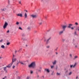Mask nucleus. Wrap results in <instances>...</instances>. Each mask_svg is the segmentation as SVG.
I'll use <instances>...</instances> for the list:
<instances>
[{
	"label": "nucleus",
	"mask_w": 79,
	"mask_h": 79,
	"mask_svg": "<svg viewBox=\"0 0 79 79\" xmlns=\"http://www.w3.org/2000/svg\"><path fill=\"white\" fill-rule=\"evenodd\" d=\"M68 70H67L66 72H68Z\"/></svg>",
	"instance_id": "59"
},
{
	"label": "nucleus",
	"mask_w": 79,
	"mask_h": 79,
	"mask_svg": "<svg viewBox=\"0 0 79 79\" xmlns=\"http://www.w3.org/2000/svg\"><path fill=\"white\" fill-rule=\"evenodd\" d=\"M24 11H26V12H27V11L26 10H24Z\"/></svg>",
	"instance_id": "53"
},
{
	"label": "nucleus",
	"mask_w": 79,
	"mask_h": 79,
	"mask_svg": "<svg viewBox=\"0 0 79 79\" xmlns=\"http://www.w3.org/2000/svg\"><path fill=\"white\" fill-rule=\"evenodd\" d=\"M64 31L63 30V31H60L59 32V35H61V34H63V32H64Z\"/></svg>",
	"instance_id": "8"
},
{
	"label": "nucleus",
	"mask_w": 79,
	"mask_h": 79,
	"mask_svg": "<svg viewBox=\"0 0 79 79\" xmlns=\"http://www.w3.org/2000/svg\"><path fill=\"white\" fill-rule=\"evenodd\" d=\"M16 73H18V71H16Z\"/></svg>",
	"instance_id": "54"
},
{
	"label": "nucleus",
	"mask_w": 79,
	"mask_h": 79,
	"mask_svg": "<svg viewBox=\"0 0 79 79\" xmlns=\"http://www.w3.org/2000/svg\"><path fill=\"white\" fill-rule=\"evenodd\" d=\"M17 53V51H15V53Z\"/></svg>",
	"instance_id": "40"
},
{
	"label": "nucleus",
	"mask_w": 79,
	"mask_h": 79,
	"mask_svg": "<svg viewBox=\"0 0 79 79\" xmlns=\"http://www.w3.org/2000/svg\"><path fill=\"white\" fill-rule=\"evenodd\" d=\"M77 78H78V77H76V79H77Z\"/></svg>",
	"instance_id": "57"
},
{
	"label": "nucleus",
	"mask_w": 79,
	"mask_h": 79,
	"mask_svg": "<svg viewBox=\"0 0 79 79\" xmlns=\"http://www.w3.org/2000/svg\"><path fill=\"white\" fill-rule=\"evenodd\" d=\"M40 69H42V68L40 67Z\"/></svg>",
	"instance_id": "60"
},
{
	"label": "nucleus",
	"mask_w": 79,
	"mask_h": 79,
	"mask_svg": "<svg viewBox=\"0 0 79 79\" xmlns=\"http://www.w3.org/2000/svg\"><path fill=\"white\" fill-rule=\"evenodd\" d=\"M19 50H20L18 51V52H19Z\"/></svg>",
	"instance_id": "63"
},
{
	"label": "nucleus",
	"mask_w": 79,
	"mask_h": 79,
	"mask_svg": "<svg viewBox=\"0 0 79 79\" xmlns=\"http://www.w3.org/2000/svg\"><path fill=\"white\" fill-rule=\"evenodd\" d=\"M75 47L76 48L77 47V45H75Z\"/></svg>",
	"instance_id": "50"
},
{
	"label": "nucleus",
	"mask_w": 79,
	"mask_h": 79,
	"mask_svg": "<svg viewBox=\"0 0 79 79\" xmlns=\"http://www.w3.org/2000/svg\"><path fill=\"white\" fill-rule=\"evenodd\" d=\"M6 77V76H5V77H4V78H2V79H5V78Z\"/></svg>",
	"instance_id": "44"
},
{
	"label": "nucleus",
	"mask_w": 79,
	"mask_h": 79,
	"mask_svg": "<svg viewBox=\"0 0 79 79\" xmlns=\"http://www.w3.org/2000/svg\"><path fill=\"white\" fill-rule=\"evenodd\" d=\"M41 78L42 79H44V76H42V77H41Z\"/></svg>",
	"instance_id": "30"
},
{
	"label": "nucleus",
	"mask_w": 79,
	"mask_h": 79,
	"mask_svg": "<svg viewBox=\"0 0 79 79\" xmlns=\"http://www.w3.org/2000/svg\"><path fill=\"white\" fill-rule=\"evenodd\" d=\"M4 71H6V67H4Z\"/></svg>",
	"instance_id": "21"
},
{
	"label": "nucleus",
	"mask_w": 79,
	"mask_h": 79,
	"mask_svg": "<svg viewBox=\"0 0 79 79\" xmlns=\"http://www.w3.org/2000/svg\"><path fill=\"white\" fill-rule=\"evenodd\" d=\"M15 68V66L14 65L13 67V69H14V68Z\"/></svg>",
	"instance_id": "36"
},
{
	"label": "nucleus",
	"mask_w": 79,
	"mask_h": 79,
	"mask_svg": "<svg viewBox=\"0 0 79 79\" xmlns=\"http://www.w3.org/2000/svg\"><path fill=\"white\" fill-rule=\"evenodd\" d=\"M19 64V63H17L16 64V65L17 66H18V64Z\"/></svg>",
	"instance_id": "41"
},
{
	"label": "nucleus",
	"mask_w": 79,
	"mask_h": 79,
	"mask_svg": "<svg viewBox=\"0 0 79 79\" xmlns=\"http://www.w3.org/2000/svg\"><path fill=\"white\" fill-rule=\"evenodd\" d=\"M22 50V48H21L19 49V50Z\"/></svg>",
	"instance_id": "55"
},
{
	"label": "nucleus",
	"mask_w": 79,
	"mask_h": 79,
	"mask_svg": "<svg viewBox=\"0 0 79 79\" xmlns=\"http://www.w3.org/2000/svg\"><path fill=\"white\" fill-rule=\"evenodd\" d=\"M73 26V24H69V26H68V28H71V26Z\"/></svg>",
	"instance_id": "9"
},
{
	"label": "nucleus",
	"mask_w": 79,
	"mask_h": 79,
	"mask_svg": "<svg viewBox=\"0 0 79 79\" xmlns=\"http://www.w3.org/2000/svg\"><path fill=\"white\" fill-rule=\"evenodd\" d=\"M27 14L25 13L24 15V18H27Z\"/></svg>",
	"instance_id": "10"
},
{
	"label": "nucleus",
	"mask_w": 79,
	"mask_h": 79,
	"mask_svg": "<svg viewBox=\"0 0 79 79\" xmlns=\"http://www.w3.org/2000/svg\"><path fill=\"white\" fill-rule=\"evenodd\" d=\"M34 32V33H36V32H37V31H35Z\"/></svg>",
	"instance_id": "42"
},
{
	"label": "nucleus",
	"mask_w": 79,
	"mask_h": 79,
	"mask_svg": "<svg viewBox=\"0 0 79 79\" xmlns=\"http://www.w3.org/2000/svg\"><path fill=\"white\" fill-rule=\"evenodd\" d=\"M2 58V57H0V58Z\"/></svg>",
	"instance_id": "64"
},
{
	"label": "nucleus",
	"mask_w": 79,
	"mask_h": 79,
	"mask_svg": "<svg viewBox=\"0 0 79 79\" xmlns=\"http://www.w3.org/2000/svg\"><path fill=\"white\" fill-rule=\"evenodd\" d=\"M57 68H58V67H56V69H57Z\"/></svg>",
	"instance_id": "58"
},
{
	"label": "nucleus",
	"mask_w": 79,
	"mask_h": 79,
	"mask_svg": "<svg viewBox=\"0 0 79 79\" xmlns=\"http://www.w3.org/2000/svg\"><path fill=\"white\" fill-rule=\"evenodd\" d=\"M6 73H7V71L6 70H5Z\"/></svg>",
	"instance_id": "47"
},
{
	"label": "nucleus",
	"mask_w": 79,
	"mask_h": 79,
	"mask_svg": "<svg viewBox=\"0 0 79 79\" xmlns=\"http://www.w3.org/2000/svg\"><path fill=\"white\" fill-rule=\"evenodd\" d=\"M19 29H20V30H23V29L22 28H21V27H19Z\"/></svg>",
	"instance_id": "24"
},
{
	"label": "nucleus",
	"mask_w": 79,
	"mask_h": 79,
	"mask_svg": "<svg viewBox=\"0 0 79 79\" xmlns=\"http://www.w3.org/2000/svg\"><path fill=\"white\" fill-rule=\"evenodd\" d=\"M31 17H32V18H37V15H31Z\"/></svg>",
	"instance_id": "6"
},
{
	"label": "nucleus",
	"mask_w": 79,
	"mask_h": 79,
	"mask_svg": "<svg viewBox=\"0 0 79 79\" xmlns=\"http://www.w3.org/2000/svg\"><path fill=\"white\" fill-rule=\"evenodd\" d=\"M28 67H29V68H30V65H28Z\"/></svg>",
	"instance_id": "52"
},
{
	"label": "nucleus",
	"mask_w": 79,
	"mask_h": 79,
	"mask_svg": "<svg viewBox=\"0 0 79 79\" xmlns=\"http://www.w3.org/2000/svg\"><path fill=\"white\" fill-rule=\"evenodd\" d=\"M19 3H20V4H21V2L20 1H19Z\"/></svg>",
	"instance_id": "43"
},
{
	"label": "nucleus",
	"mask_w": 79,
	"mask_h": 79,
	"mask_svg": "<svg viewBox=\"0 0 79 79\" xmlns=\"http://www.w3.org/2000/svg\"><path fill=\"white\" fill-rule=\"evenodd\" d=\"M35 67V62H33L30 64V68H34Z\"/></svg>",
	"instance_id": "1"
},
{
	"label": "nucleus",
	"mask_w": 79,
	"mask_h": 79,
	"mask_svg": "<svg viewBox=\"0 0 79 79\" xmlns=\"http://www.w3.org/2000/svg\"><path fill=\"white\" fill-rule=\"evenodd\" d=\"M2 11H4V9H2Z\"/></svg>",
	"instance_id": "51"
},
{
	"label": "nucleus",
	"mask_w": 79,
	"mask_h": 79,
	"mask_svg": "<svg viewBox=\"0 0 79 79\" xmlns=\"http://www.w3.org/2000/svg\"><path fill=\"white\" fill-rule=\"evenodd\" d=\"M72 74V72H71L69 74V76H70V75H71Z\"/></svg>",
	"instance_id": "22"
},
{
	"label": "nucleus",
	"mask_w": 79,
	"mask_h": 79,
	"mask_svg": "<svg viewBox=\"0 0 79 79\" xmlns=\"http://www.w3.org/2000/svg\"><path fill=\"white\" fill-rule=\"evenodd\" d=\"M56 60H55L54 61L52 62V64H56Z\"/></svg>",
	"instance_id": "12"
},
{
	"label": "nucleus",
	"mask_w": 79,
	"mask_h": 79,
	"mask_svg": "<svg viewBox=\"0 0 79 79\" xmlns=\"http://www.w3.org/2000/svg\"><path fill=\"white\" fill-rule=\"evenodd\" d=\"M17 15L18 16H20V17H22V16H23V15H22V14H17Z\"/></svg>",
	"instance_id": "11"
},
{
	"label": "nucleus",
	"mask_w": 79,
	"mask_h": 79,
	"mask_svg": "<svg viewBox=\"0 0 79 79\" xmlns=\"http://www.w3.org/2000/svg\"><path fill=\"white\" fill-rule=\"evenodd\" d=\"M64 40H65L64 39L62 40V41H64Z\"/></svg>",
	"instance_id": "48"
},
{
	"label": "nucleus",
	"mask_w": 79,
	"mask_h": 79,
	"mask_svg": "<svg viewBox=\"0 0 79 79\" xmlns=\"http://www.w3.org/2000/svg\"><path fill=\"white\" fill-rule=\"evenodd\" d=\"M14 57V55L13 54V57L12 58V62L11 63V64H9L8 65L6 66V67H7V68H10V67H11V65H12L13 64V63H14V61L13 60V57Z\"/></svg>",
	"instance_id": "2"
},
{
	"label": "nucleus",
	"mask_w": 79,
	"mask_h": 79,
	"mask_svg": "<svg viewBox=\"0 0 79 79\" xmlns=\"http://www.w3.org/2000/svg\"><path fill=\"white\" fill-rule=\"evenodd\" d=\"M50 39H51V37L49 38V39H48L47 40V43H48V41L49 40H50Z\"/></svg>",
	"instance_id": "18"
},
{
	"label": "nucleus",
	"mask_w": 79,
	"mask_h": 79,
	"mask_svg": "<svg viewBox=\"0 0 79 79\" xmlns=\"http://www.w3.org/2000/svg\"><path fill=\"white\" fill-rule=\"evenodd\" d=\"M56 74L57 75H58V76H60V73H57Z\"/></svg>",
	"instance_id": "25"
},
{
	"label": "nucleus",
	"mask_w": 79,
	"mask_h": 79,
	"mask_svg": "<svg viewBox=\"0 0 79 79\" xmlns=\"http://www.w3.org/2000/svg\"><path fill=\"white\" fill-rule=\"evenodd\" d=\"M76 66V63H75V64L73 65H71L70 66V68H75V66Z\"/></svg>",
	"instance_id": "5"
},
{
	"label": "nucleus",
	"mask_w": 79,
	"mask_h": 79,
	"mask_svg": "<svg viewBox=\"0 0 79 79\" xmlns=\"http://www.w3.org/2000/svg\"><path fill=\"white\" fill-rule=\"evenodd\" d=\"M46 41V40H44V41Z\"/></svg>",
	"instance_id": "61"
},
{
	"label": "nucleus",
	"mask_w": 79,
	"mask_h": 79,
	"mask_svg": "<svg viewBox=\"0 0 79 79\" xmlns=\"http://www.w3.org/2000/svg\"><path fill=\"white\" fill-rule=\"evenodd\" d=\"M70 56L71 57V58H72V54H70Z\"/></svg>",
	"instance_id": "34"
},
{
	"label": "nucleus",
	"mask_w": 79,
	"mask_h": 79,
	"mask_svg": "<svg viewBox=\"0 0 79 79\" xmlns=\"http://www.w3.org/2000/svg\"><path fill=\"white\" fill-rule=\"evenodd\" d=\"M26 47H27V44H26Z\"/></svg>",
	"instance_id": "56"
},
{
	"label": "nucleus",
	"mask_w": 79,
	"mask_h": 79,
	"mask_svg": "<svg viewBox=\"0 0 79 79\" xmlns=\"http://www.w3.org/2000/svg\"><path fill=\"white\" fill-rule=\"evenodd\" d=\"M77 30H78L79 31V27H78L76 29V30L77 31Z\"/></svg>",
	"instance_id": "17"
},
{
	"label": "nucleus",
	"mask_w": 79,
	"mask_h": 79,
	"mask_svg": "<svg viewBox=\"0 0 79 79\" xmlns=\"http://www.w3.org/2000/svg\"><path fill=\"white\" fill-rule=\"evenodd\" d=\"M51 68L52 69V68H54V66H53V65L51 66Z\"/></svg>",
	"instance_id": "28"
},
{
	"label": "nucleus",
	"mask_w": 79,
	"mask_h": 79,
	"mask_svg": "<svg viewBox=\"0 0 79 79\" xmlns=\"http://www.w3.org/2000/svg\"><path fill=\"white\" fill-rule=\"evenodd\" d=\"M33 74V71L32 70L30 71V74Z\"/></svg>",
	"instance_id": "15"
},
{
	"label": "nucleus",
	"mask_w": 79,
	"mask_h": 79,
	"mask_svg": "<svg viewBox=\"0 0 79 79\" xmlns=\"http://www.w3.org/2000/svg\"><path fill=\"white\" fill-rule=\"evenodd\" d=\"M16 58H15L14 59V61H16Z\"/></svg>",
	"instance_id": "38"
},
{
	"label": "nucleus",
	"mask_w": 79,
	"mask_h": 79,
	"mask_svg": "<svg viewBox=\"0 0 79 79\" xmlns=\"http://www.w3.org/2000/svg\"><path fill=\"white\" fill-rule=\"evenodd\" d=\"M19 24V23L18 22H16V25H18Z\"/></svg>",
	"instance_id": "23"
},
{
	"label": "nucleus",
	"mask_w": 79,
	"mask_h": 79,
	"mask_svg": "<svg viewBox=\"0 0 79 79\" xmlns=\"http://www.w3.org/2000/svg\"><path fill=\"white\" fill-rule=\"evenodd\" d=\"M22 36L23 37H24V36H25V34H24V33L22 35Z\"/></svg>",
	"instance_id": "26"
},
{
	"label": "nucleus",
	"mask_w": 79,
	"mask_h": 79,
	"mask_svg": "<svg viewBox=\"0 0 79 79\" xmlns=\"http://www.w3.org/2000/svg\"><path fill=\"white\" fill-rule=\"evenodd\" d=\"M3 40H0V42H2V41H3Z\"/></svg>",
	"instance_id": "32"
},
{
	"label": "nucleus",
	"mask_w": 79,
	"mask_h": 79,
	"mask_svg": "<svg viewBox=\"0 0 79 79\" xmlns=\"http://www.w3.org/2000/svg\"><path fill=\"white\" fill-rule=\"evenodd\" d=\"M71 29L72 30H73V29H74V28L73 27H72L71 28Z\"/></svg>",
	"instance_id": "37"
},
{
	"label": "nucleus",
	"mask_w": 79,
	"mask_h": 79,
	"mask_svg": "<svg viewBox=\"0 0 79 79\" xmlns=\"http://www.w3.org/2000/svg\"><path fill=\"white\" fill-rule=\"evenodd\" d=\"M19 63H20L21 64H22L23 65H25L26 64L25 63H23V62H19Z\"/></svg>",
	"instance_id": "13"
},
{
	"label": "nucleus",
	"mask_w": 79,
	"mask_h": 79,
	"mask_svg": "<svg viewBox=\"0 0 79 79\" xmlns=\"http://www.w3.org/2000/svg\"><path fill=\"white\" fill-rule=\"evenodd\" d=\"M1 47L2 48H5V46H4V45H2L1 46Z\"/></svg>",
	"instance_id": "14"
},
{
	"label": "nucleus",
	"mask_w": 79,
	"mask_h": 79,
	"mask_svg": "<svg viewBox=\"0 0 79 79\" xmlns=\"http://www.w3.org/2000/svg\"><path fill=\"white\" fill-rule=\"evenodd\" d=\"M39 72H40H40H41V71H40V70H39Z\"/></svg>",
	"instance_id": "46"
},
{
	"label": "nucleus",
	"mask_w": 79,
	"mask_h": 79,
	"mask_svg": "<svg viewBox=\"0 0 79 79\" xmlns=\"http://www.w3.org/2000/svg\"><path fill=\"white\" fill-rule=\"evenodd\" d=\"M27 29H29V28H28Z\"/></svg>",
	"instance_id": "62"
},
{
	"label": "nucleus",
	"mask_w": 79,
	"mask_h": 79,
	"mask_svg": "<svg viewBox=\"0 0 79 79\" xmlns=\"http://www.w3.org/2000/svg\"><path fill=\"white\" fill-rule=\"evenodd\" d=\"M62 28L63 29V31H64L65 28L67 27V25H62Z\"/></svg>",
	"instance_id": "4"
},
{
	"label": "nucleus",
	"mask_w": 79,
	"mask_h": 79,
	"mask_svg": "<svg viewBox=\"0 0 79 79\" xmlns=\"http://www.w3.org/2000/svg\"><path fill=\"white\" fill-rule=\"evenodd\" d=\"M56 55H57L58 54V53L57 52H56Z\"/></svg>",
	"instance_id": "49"
},
{
	"label": "nucleus",
	"mask_w": 79,
	"mask_h": 79,
	"mask_svg": "<svg viewBox=\"0 0 79 79\" xmlns=\"http://www.w3.org/2000/svg\"><path fill=\"white\" fill-rule=\"evenodd\" d=\"M8 25V23L6 22L4 24V26L3 27L4 29H5V28H6V27Z\"/></svg>",
	"instance_id": "3"
},
{
	"label": "nucleus",
	"mask_w": 79,
	"mask_h": 79,
	"mask_svg": "<svg viewBox=\"0 0 79 79\" xmlns=\"http://www.w3.org/2000/svg\"><path fill=\"white\" fill-rule=\"evenodd\" d=\"M46 48H50V46H48L46 47Z\"/></svg>",
	"instance_id": "29"
},
{
	"label": "nucleus",
	"mask_w": 79,
	"mask_h": 79,
	"mask_svg": "<svg viewBox=\"0 0 79 79\" xmlns=\"http://www.w3.org/2000/svg\"><path fill=\"white\" fill-rule=\"evenodd\" d=\"M39 24L40 25H42V23L41 22V23H40Z\"/></svg>",
	"instance_id": "33"
},
{
	"label": "nucleus",
	"mask_w": 79,
	"mask_h": 79,
	"mask_svg": "<svg viewBox=\"0 0 79 79\" xmlns=\"http://www.w3.org/2000/svg\"><path fill=\"white\" fill-rule=\"evenodd\" d=\"M39 77V76L38 75L37 76V77Z\"/></svg>",
	"instance_id": "45"
},
{
	"label": "nucleus",
	"mask_w": 79,
	"mask_h": 79,
	"mask_svg": "<svg viewBox=\"0 0 79 79\" xmlns=\"http://www.w3.org/2000/svg\"><path fill=\"white\" fill-rule=\"evenodd\" d=\"M75 25H76V26H77L78 25V23L77 22H76L75 23Z\"/></svg>",
	"instance_id": "19"
},
{
	"label": "nucleus",
	"mask_w": 79,
	"mask_h": 79,
	"mask_svg": "<svg viewBox=\"0 0 79 79\" xmlns=\"http://www.w3.org/2000/svg\"><path fill=\"white\" fill-rule=\"evenodd\" d=\"M10 42H8L6 43V45H10Z\"/></svg>",
	"instance_id": "20"
},
{
	"label": "nucleus",
	"mask_w": 79,
	"mask_h": 79,
	"mask_svg": "<svg viewBox=\"0 0 79 79\" xmlns=\"http://www.w3.org/2000/svg\"><path fill=\"white\" fill-rule=\"evenodd\" d=\"M74 35H78L77 34V33H76V31H75L74 32Z\"/></svg>",
	"instance_id": "16"
},
{
	"label": "nucleus",
	"mask_w": 79,
	"mask_h": 79,
	"mask_svg": "<svg viewBox=\"0 0 79 79\" xmlns=\"http://www.w3.org/2000/svg\"><path fill=\"white\" fill-rule=\"evenodd\" d=\"M7 33H9V32H10V31L8 30L7 31Z\"/></svg>",
	"instance_id": "39"
},
{
	"label": "nucleus",
	"mask_w": 79,
	"mask_h": 79,
	"mask_svg": "<svg viewBox=\"0 0 79 79\" xmlns=\"http://www.w3.org/2000/svg\"><path fill=\"white\" fill-rule=\"evenodd\" d=\"M45 71H46L48 73H50V70H49V69H45Z\"/></svg>",
	"instance_id": "7"
},
{
	"label": "nucleus",
	"mask_w": 79,
	"mask_h": 79,
	"mask_svg": "<svg viewBox=\"0 0 79 79\" xmlns=\"http://www.w3.org/2000/svg\"><path fill=\"white\" fill-rule=\"evenodd\" d=\"M27 79H29V77H27Z\"/></svg>",
	"instance_id": "35"
},
{
	"label": "nucleus",
	"mask_w": 79,
	"mask_h": 79,
	"mask_svg": "<svg viewBox=\"0 0 79 79\" xmlns=\"http://www.w3.org/2000/svg\"><path fill=\"white\" fill-rule=\"evenodd\" d=\"M54 74V72L53 71L52 72V75H53Z\"/></svg>",
	"instance_id": "31"
},
{
	"label": "nucleus",
	"mask_w": 79,
	"mask_h": 79,
	"mask_svg": "<svg viewBox=\"0 0 79 79\" xmlns=\"http://www.w3.org/2000/svg\"><path fill=\"white\" fill-rule=\"evenodd\" d=\"M74 58H74V60H75V58H77V56H75Z\"/></svg>",
	"instance_id": "27"
}]
</instances>
